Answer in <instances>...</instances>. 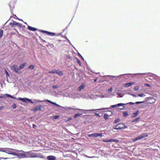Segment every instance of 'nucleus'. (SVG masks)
Wrapping results in <instances>:
<instances>
[{
  "label": "nucleus",
  "instance_id": "obj_1",
  "mask_svg": "<svg viewBox=\"0 0 160 160\" xmlns=\"http://www.w3.org/2000/svg\"><path fill=\"white\" fill-rule=\"evenodd\" d=\"M5 96L6 97L10 98L13 99L21 101H22L24 102L31 103H33V102L31 99L27 98H17L16 97H14L8 94H5Z\"/></svg>",
  "mask_w": 160,
  "mask_h": 160
},
{
  "label": "nucleus",
  "instance_id": "obj_2",
  "mask_svg": "<svg viewBox=\"0 0 160 160\" xmlns=\"http://www.w3.org/2000/svg\"><path fill=\"white\" fill-rule=\"evenodd\" d=\"M11 150H13L14 151H15L17 152H24L22 150H18L15 149H12V148H5L4 150V152L7 154H11L14 155V152L12 151H11Z\"/></svg>",
  "mask_w": 160,
  "mask_h": 160
},
{
  "label": "nucleus",
  "instance_id": "obj_3",
  "mask_svg": "<svg viewBox=\"0 0 160 160\" xmlns=\"http://www.w3.org/2000/svg\"><path fill=\"white\" fill-rule=\"evenodd\" d=\"M127 128V127L123 123H119L117 125H114L113 127V129L116 130L124 129Z\"/></svg>",
  "mask_w": 160,
  "mask_h": 160
},
{
  "label": "nucleus",
  "instance_id": "obj_4",
  "mask_svg": "<svg viewBox=\"0 0 160 160\" xmlns=\"http://www.w3.org/2000/svg\"><path fill=\"white\" fill-rule=\"evenodd\" d=\"M148 135L147 133H145L142 134V135H140V136H139L137 137L135 139H133L134 141H136L138 140L139 139H141L142 138H143L145 137H148Z\"/></svg>",
  "mask_w": 160,
  "mask_h": 160
},
{
  "label": "nucleus",
  "instance_id": "obj_5",
  "mask_svg": "<svg viewBox=\"0 0 160 160\" xmlns=\"http://www.w3.org/2000/svg\"><path fill=\"white\" fill-rule=\"evenodd\" d=\"M11 69L14 72L17 74H20V72L18 67L17 65H13L11 67Z\"/></svg>",
  "mask_w": 160,
  "mask_h": 160
},
{
  "label": "nucleus",
  "instance_id": "obj_6",
  "mask_svg": "<svg viewBox=\"0 0 160 160\" xmlns=\"http://www.w3.org/2000/svg\"><path fill=\"white\" fill-rule=\"evenodd\" d=\"M144 102V101H138V102H136L135 103L132 102H130L127 103L126 104L122 103H118V104H117V105H118V107H120V106H122V105H126V104H130L131 105H132V104H138L142 103Z\"/></svg>",
  "mask_w": 160,
  "mask_h": 160
},
{
  "label": "nucleus",
  "instance_id": "obj_7",
  "mask_svg": "<svg viewBox=\"0 0 160 160\" xmlns=\"http://www.w3.org/2000/svg\"><path fill=\"white\" fill-rule=\"evenodd\" d=\"M14 155L17 156L19 158H24L27 157L26 155L24 153H16L15 152Z\"/></svg>",
  "mask_w": 160,
  "mask_h": 160
},
{
  "label": "nucleus",
  "instance_id": "obj_8",
  "mask_svg": "<svg viewBox=\"0 0 160 160\" xmlns=\"http://www.w3.org/2000/svg\"><path fill=\"white\" fill-rule=\"evenodd\" d=\"M41 32H44L46 33L47 35L50 36H54L56 35V34L54 32H49L48 31L41 30Z\"/></svg>",
  "mask_w": 160,
  "mask_h": 160
},
{
  "label": "nucleus",
  "instance_id": "obj_9",
  "mask_svg": "<svg viewBox=\"0 0 160 160\" xmlns=\"http://www.w3.org/2000/svg\"><path fill=\"white\" fill-rule=\"evenodd\" d=\"M30 157L31 158H36V157H40V154L37 152H33L30 155Z\"/></svg>",
  "mask_w": 160,
  "mask_h": 160
},
{
  "label": "nucleus",
  "instance_id": "obj_10",
  "mask_svg": "<svg viewBox=\"0 0 160 160\" xmlns=\"http://www.w3.org/2000/svg\"><path fill=\"white\" fill-rule=\"evenodd\" d=\"M102 142H118V140H116L115 139H106V140H103Z\"/></svg>",
  "mask_w": 160,
  "mask_h": 160
},
{
  "label": "nucleus",
  "instance_id": "obj_11",
  "mask_svg": "<svg viewBox=\"0 0 160 160\" xmlns=\"http://www.w3.org/2000/svg\"><path fill=\"white\" fill-rule=\"evenodd\" d=\"M28 28L29 30L31 31H35L38 30V29L37 28H34V27H32L30 26H28ZM38 31H40V30H38Z\"/></svg>",
  "mask_w": 160,
  "mask_h": 160
},
{
  "label": "nucleus",
  "instance_id": "obj_12",
  "mask_svg": "<svg viewBox=\"0 0 160 160\" xmlns=\"http://www.w3.org/2000/svg\"><path fill=\"white\" fill-rule=\"evenodd\" d=\"M103 136V135L101 133H93V137L97 138L98 137H102Z\"/></svg>",
  "mask_w": 160,
  "mask_h": 160
},
{
  "label": "nucleus",
  "instance_id": "obj_13",
  "mask_svg": "<svg viewBox=\"0 0 160 160\" xmlns=\"http://www.w3.org/2000/svg\"><path fill=\"white\" fill-rule=\"evenodd\" d=\"M135 84L134 82H131L128 83H127L126 84H125L123 85V87H128L130 86H131L132 85H133Z\"/></svg>",
  "mask_w": 160,
  "mask_h": 160
},
{
  "label": "nucleus",
  "instance_id": "obj_14",
  "mask_svg": "<svg viewBox=\"0 0 160 160\" xmlns=\"http://www.w3.org/2000/svg\"><path fill=\"white\" fill-rule=\"evenodd\" d=\"M17 24H19L18 22H17L15 21H13L12 22H11L9 23V25H11L12 27H13L15 26H16Z\"/></svg>",
  "mask_w": 160,
  "mask_h": 160
},
{
  "label": "nucleus",
  "instance_id": "obj_15",
  "mask_svg": "<svg viewBox=\"0 0 160 160\" xmlns=\"http://www.w3.org/2000/svg\"><path fill=\"white\" fill-rule=\"evenodd\" d=\"M27 63L26 62L23 63L22 64L20 65L19 67V70H21L24 68Z\"/></svg>",
  "mask_w": 160,
  "mask_h": 160
},
{
  "label": "nucleus",
  "instance_id": "obj_16",
  "mask_svg": "<svg viewBox=\"0 0 160 160\" xmlns=\"http://www.w3.org/2000/svg\"><path fill=\"white\" fill-rule=\"evenodd\" d=\"M10 8V10L11 11V12L12 13L13 11V9L14 8V5L12 3V2H10V3L9 5Z\"/></svg>",
  "mask_w": 160,
  "mask_h": 160
},
{
  "label": "nucleus",
  "instance_id": "obj_17",
  "mask_svg": "<svg viewBox=\"0 0 160 160\" xmlns=\"http://www.w3.org/2000/svg\"><path fill=\"white\" fill-rule=\"evenodd\" d=\"M49 160H55L56 158L53 156H49L47 158Z\"/></svg>",
  "mask_w": 160,
  "mask_h": 160
},
{
  "label": "nucleus",
  "instance_id": "obj_18",
  "mask_svg": "<svg viewBox=\"0 0 160 160\" xmlns=\"http://www.w3.org/2000/svg\"><path fill=\"white\" fill-rule=\"evenodd\" d=\"M57 74L60 76H62L63 74V72L62 71H59L58 70H57Z\"/></svg>",
  "mask_w": 160,
  "mask_h": 160
},
{
  "label": "nucleus",
  "instance_id": "obj_19",
  "mask_svg": "<svg viewBox=\"0 0 160 160\" xmlns=\"http://www.w3.org/2000/svg\"><path fill=\"white\" fill-rule=\"evenodd\" d=\"M57 70L53 69L52 71H49L48 72L49 73H52V74L56 73L57 74Z\"/></svg>",
  "mask_w": 160,
  "mask_h": 160
},
{
  "label": "nucleus",
  "instance_id": "obj_20",
  "mask_svg": "<svg viewBox=\"0 0 160 160\" xmlns=\"http://www.w3.org/2000/svg\"><path fill=\"white\" fill-rule=\"evenodd\" d=\"M39 110H40V105H38L34 108L33 111L35 112Z\"/></svg>",
  "mask_w": 160,
  "mask_h": 160
},
{
  "label": "nucleus",
  "instance_id": "obj_21",
  "mask_svg": "<svg viewBox=\"0 0 160 160\" xmlns=\"http://www.w3.org/2000/svg\"><path fill=\"white\" fill-rule=\"evenodd\" d=\"M149 99L152 100L151 101H149L148 102V103L152 104L155 102L156 101L155 99H154L152 98H149Z\"/></svg>",
  "mask_w": 160,
  "mask_h": 160
},
{
  "label": "nucleus",
  "instance_id": "obj_22",
  "mask_svg": "<svg viewBox=\"0 0 160 160\" xmlns=\"http://www.w3.org/2000/svg\"><path fill=\"white\" fill-rule=\"evenodd\" d=\"M120 120V118H118L116 119L113 122V124H115L118 122H119Z\"/></svg>",
  "mask_w": 160,
  "mask_h": 160
},
{
  "label": "nucleus",
  "instance_id": "obj_23",
  "mask_svg": "<svg viewBox=\"0 0 160 160\" xmlns=\"http://www.w3.org/2000/svg\"><path fill=\"white\" fill-rule=\"evenodd\" d=\"M138 111H137V112H134V113H133L132 114V118H134L136 116L138 113Z\"/></svg>",
  "mask_w": 160,
  "mask_h": 160
},
{
  "label": "nucleus",
  "instance_id": "obj_24",
  "mask_svg": "<svg viewBox=\"0 0 160 160\" xmlns=\"http://www.w3.org/2000/svg\"><path fill=\"white\" fill-rule=\"evenodd\" d=\"M32 102H33V104H35V105L39 103L40 102V100H37L36 99L34 100Z\"/></svg>",
  "mask_w": 160,
  "mask_h": 160
},
{
  "label": "nucleus",
  "instance_id": "obj_25",
  "mask_svg": "<svg viewBox=\"0 0 160 160\" xmlns=\"http://www.w3.org/2000/svg\"><path fill=\"white\" fill-rule=\"evenodd\" d=\"M123 115L124 117H126L128 115V113L127 112H123Z\"/></svg>",
  "mask_w": 160,
  "mask_h": 160
},
{
  "label": "nucleus",
  "instance_id": "obj_26",
  "mask_svg": "<svg viewBox=\"0 0 160 160\" xmlns=\"http://www.w3.org/2000/svg\"><path fill=\"white\" fill-rule=\"evenodd\" d=\"M34 66L32 65H31L29 66L28 68L30 70H32L34 68Z\"/></svg>",
  "mask_w": 160,
  "mask_h": 160
},
{
  "label": "nucleus",
  "instance_id": "obj_27",
  "mask_svg": "<svg viewBox=\"0 0 160 160\" xmlns=\"http://www.w3.org/2000/svg\"><path fill=\"white\" fill-rule=\"evenodd\" d=\"M76 60L77 62L78 63V64L79 65V66H81V65H82L81 62L80 60L77 58L76 59Z\"/></svg>",
  "mask_w": 160,
  "mask_h": 160
},
{
  "label": "nucleus",
  "instance_id": "obj_28",
  "mask_svg": "<svg viewBox=\"0 0 160 160\" xmlns=\"http://www.w3.org/2000/svg\"><path fill=\"white\" fill-rule=\"evenodd\" d=\"M85 87V86H83L82 85L81 86H79L78 88V89L79 90V91H80L82 89H83Z\"/></svg>",
  "mask_w": 160,
  "mask_h": 160
},
{
  "label": "nucleus",
  "instance_id": "obj_29",
  "mask_svg": "<svg viewBox=\"0 0 160 160\" xmlns=\"http://www.w3.org/2000/svg\"><path fill=\"white\" fill-rule=\"evenodd\" d=\"M82 115V114L76 113L74 116V117L75 118L78 116H79Z\"/></svg>",
  "mask_w": 160,
  "mask_h": 160
},
{
  "label": "nucleus",
  "instance_id": "obj_30",
  "mask_svg": "<svg viewBox=\"0 0 160 160\" xmlns=\"http://www.w3.org/2000/svg\"><path fill=\"white\" fill-rule=\"evenodd\" d=\"M3 32V30L1 29L0 31V38H1L2 37Z\"/></svg>",
  "mask_w": 160,
  "mask_h": 160
},
{
  "label": "nucleus",
  "instance_id": "obj_31",
  "mask_svg": "<svg viewBox=\"0 0 160 160\" xmlns=\"http://www.w3.org/2000/svg\"><path fill=\"white\" fill-rule=\"evenodd\" d=\"M139 89V88L138 86H136L134 87V90L136 91H138Z\"/></svg>",
  "mask_w": 160,
  "mask_h": 160
},
{
  "label": "nucleus",
  "instance_id": "obj_32",
  "mask_svg": "<svg viewBox=\"0 0 160 160\" xmlns=\"http://www.w3.org/2000/svg\"><path fill=\"white\" fill-rule=\"evenodd\" d=\"M12 107L13 109H15L17 107V106L16 104L13 103L12 105Z\"/></svg>",
  "mask_w": 160,
  "mask_h": 160
},
{
  "label": "nucleus",
  "instance_id": "obj_33",
  "mask_svg": "<svg viewBox=\"0 0 160 160\" xmlns=\"http://www.w3.org/2000/svg\"><path fill=\"white\" fill-rule=\"evenodd\" d=\"M108 114H106L104 115V118L105 119H107L108 118Z\"/></svg>",
  "mask_w": 160,
  "mask_h": 160
},
{
  "label": "nucleus",
  "instance_id": "obj_34",
  "mask_svg": "<svg viewBox=\"0 0 160 160\" xmlns=\"http://www.w3.org/2000/svg\"><path fill=\"white\" fill-rule=\"evenodd\" d=\"M5 73L6 75V77H8L9 76V74L8 73V71L6 70H5Z\"/></svg>",
  "mask_w": 160,
  "mask_h": 160
},
{
  "label": "nucleus",
  "instance_id": "obj_35",
  "mask_svg": "<svg viewBox=\"0 0 160 160\" xmlns=\"http://www.w3.org/2000/svg\"><path fill=\"white\" fill-rule=\"evenodd\" d=\"M139 118H135V119H134L133 121H132V122H135L136 121H137L138 120H139Z\"/></svg>",
  "mask_w": 160,
  "mask_h": 160
},
{
  "label": "nucleus",
  "instance_id": "obj_36",
  "mask_svg": "<svg viewBox=\"0 0 160 160\" xmlns=\"http://www.w3.org/2000/svg\"><path fill=\"white\" fill-rule=\"evenodd\" d=\"M138 96L140 97H144L145 96V95L144 94H143V93H142V94H138Z\"/></svg>",
  "mask_w": 160,
  "mask_h": 160
},
{
  "label": "nucleus",
  "instance_id": "obj_37",
  "mask_svg": "<svg viewBox=\"0 0 160 160\" xmlns=\"http://www.w3.org/2000/svg\"><path fill=\"white\" fill-rule=\"evenodd\" d=\"M59 115L54 116L53 117V118L54 119H56L58 118H59Z\"/></svg>",
  "mask_w": 160,
  "mask_h": 160
},
{
  "label": "nucleus",
  "instance_id": "obj_38",
  "mask_svg": "<svg viewBox=\"0 0 160 160\" xmlns=\"http://www.w3.org/2000/svg\"><path fill=\"white\" fill-rule=\"evenodd\" d=\"M5 148H0V152H4Z\"/></svg>",
  "mask_w": 160,
  "mask_h": 160
},
{
  "label": "nucleus",
  "instance_id": "obj_39",
  "mask_svg": "<svg viewBox=\"0 0 160 160\" xmlns=\"http://www.w3.org/2000/svg\"><path fill=\"white\" fill-rule=\"evenodd\" d=\"M88 136L89 137H93V133L91 134H89L88 135Z\"/></svg>",
  "mask_w": 160,
  "mask_h": 160
},
{
  "label": "nucleus",
  "instance_id": "obj_40",
  "mask_svg": "<svg viewBox=\"0 0 160 160\" xmlns=\"http://www.w3.org/2000/svg\"><path fill=\"white\" fill-rule=\"evenodd\" d=\"M117 94L118 95H119L120 97H122L123 96L122 95V94L120 93H117Z\"/></svg>",
  "mask_w": 160,
  "mask_h": 160
},
{
  "label": "nucleus",
  "instance_id": "obj_41",
  "mask_svg": "<svg viewBox=\"0 0 160 160\" xmlns=\"http://www.w3.org/2000/svg\"><path fill=\"white\" fill-rule=\"evenodd\" d=\"M117 107H118V105H117V104H115V105H112L111 107H112L113 108H116Z\"/></svg>",
  "mask_w": 160,
  "mask_h": 160
},
{
  "label": "nucleus",
  "instance_id": "obj_42",
  "mask_svg": "<svg viewBox=\"0 0 160 160\" xmlns=\"http://www.w3.org/2000/svg\"><path fill=\"white\" fill-rule=\"evenodd\" d=\"M19 24H17L16 26H17L18 27L21 28L22 27V25L21 24H20L19 23H18Z\"/></svg>",
  "mask_w": 160,
  "mask_h": 160
},
{
  "label": "nucleus",
  "instance_id": "obj_43",
  "mask_svg": "<svg viewBox=\"0 0 160 160\" xmlns=\"http://www.w3.org/2000/svg\"><path fill=\"white\" fill-rule=\"evenodd\" d=\"M78 56L79 57H81L83 60H84V58L79 53H78Z\"/></svg>",
  "mask_w": 160,
  "mask_h": 160
},
{
  "label": "nucleus",
  "instance_id": "obj_44",
  "mask_svg": "<svg viewBox=\"0 0 160 160\" xmlns=\"http://www.w3.org/2000/svg\"><path fill=\"white\" fill-rule=\"evenodd\" d=\"M53 104L56 105L57 107H60V105H59V104H58L55 102H54Z\"/></svg>",
  "mask_w": 160,
  "mask_h": 160
},
{
  "label": "nucleus",
  "instance_id": "obj_45",
  "mask_svg": "<svg viewBox=\"0 0 160 160\" xmlns=\"http://www.w3.org/2000/svg\"><path fill=\"white\" fill-rule=\"evenodd\" d=\"M47 101L48 102H49L50 103H51L52 104H53L54 103V102H52L50 100H47Z\"/></svg>",
  "mask_w": 160,
  "mask_h": 160
},
{
  "label": "nucleus",
  "instance_id": "obj_46",
  "mask_svg": "<svg viewBox=\"0 0 160 160\" xmlns=\"http://www.w3.org/2000/svg\"><path fill=\"white\" fill-rule=\"evenodd\" d=\"M95 115H96V116H98V117H100V116L99 115V113H95Z\"/></svg>",
  "mask_w": 160,
  "mask_h": 160
},
{
  "label": "nucleus",
  "instance_id": "obj_47",
  "mask_svg": "<svg viewBox=\"0 0 160 160\" xmlns=\"http://www.w3.org/2000/svg\"><path fill=\"white\" fill-rule=\"evenodd\" d=\"M112 90V88H111L110 89H108V92H111Z\"/></svg>",
  "mask_w": 160,
  "mask_h": 160
},
{
  "label": "nucleus",
  "instance_id": "obj_48",
  "mask_svg": "<svg viewBox=\"0 0 160 160\" xmlns=\"http://www.w3.org/2000/svg\"><path fill=\"white\" fill-rule=\"evenodd\" d=\"M37 127V126L33 124V128H36V127Z\"/></svg>",
  "mask_w": 160,
  "mask_h": 160
},
{
  "label": "nucleus",
  "instance_id": "obj_49",
  "mask_svg": "<svg viewBox=\"0 0 160 160\" xmlns=\"http://www.w3.org/2000/svg\"><path fill=\"white\" fill-rule=\"evenodd\" d=\"M4 108V107L3 106H1L0 107V110H2Z\"/></svg>",
  "mask_w": 160,
  "mask_h": 160
},
{
  "label": "nucleus",
  "instance_id": "obj_50",
  "mask_svg": "<svg viewBox=\"0 0 160 160\" xmlns=\"http://www.w3.org/2000/svg\"><path fill=\"white\" fill-rule=\"evenodd\" d=\"M145 85L146 86H148V87H150V85L149 84H147V83H146L145 84Z\"/></svg>",
  "mask_w": 160,
  "mask_h": 160
},
{
  "label": "nucleus",
  "instance_id": "obj_51",
  "mask_svg": "<svg viewBox=\"0 0 160 160\" xmlns=\"http://www.w3.org/2000/svg\"><path fill=\"white\" fill-rule=\"evenodd\" d=\"M14 16H15L17 18H16L17 19H18V20H20V19H19V18H18V17L16 16V15H14ZM20 20H21L22 21H23V20H22V19H20Z\"/></svg>",
  "mask_w": 160,
  "mask_h": 160
},
{
  "label": "nucleus",
  "instance_id": "obj_52",
  "mask_svg": "<svg viewBox=\"0 0 160 160\" xmlns=\"http://www.w3.org/2000/svg\"><path fill=\"white\" fill-rule=\"evenodd\" d=\"M72 119V118H68V120H67V121L68 122V121H69V120H71Z\"/></svg>",
  "mask_w": 160,
  "mask_h": 160
},
{
  "label": "nucleus",
  "instance_id": "obj_53",
  "mask_svg": "<svg viewBox=\"0 0 160 160\" xmlns=\"http://www.w3.org/2000/svg\"><path fill=\"white\" fill-rule=\"evenodd\" d=\"M1 158V159H8V158Z\"/></svg>",
  "mask_w": 160,
  "mask_h": 160
},
{
  "label": "nucleus",
  "instance_id": "obj_54",
  "mask_svg": "<svg viewBox=\"0 0 160 160\" xmlns=\"http://www.w3.org/2000/svg\"><path fill=\"white\" fill-rule=\"evenodd\" d=\"M57 88V86H54L53 87V88Z\"/></svg>",
  "mask_w": 160,
  "mask_h": 160
},
{
  "label": "nucleus",
  "instance_id": "obj_55",
  "mask_svg": "<svg viewBox=\"0 0 160 160\" xmlns=\"http://www.w3.org/2000/svg\"><path fill=\"white\" fill-rule=\"evenodd\" d=\"M7 78V81L8 82H9V80L8 77H6Z\"/></svg>",
  "mask_w": 160,
  "mask_h": 160
},
{
  "label": "nucleus",
  "instance_id": "obj_56",
  "mask_svg": "<svg viewBox=\"0 0 160 160\" xmlns=\"http://www.w3.org/2000/svg\"><path fill=\"white\" fill-rule=\"evenodd\" d=\"M105 109L104 108H102V109H98L97 110H102Z\"/></svg>",
  "mask_w": 160,
  "mask_h": 160
},
{
  "label": "nucleus",
  "instance_id": "obj_57",
  "mask_svg": "<svg viewBox=\"0 0 160 160\" xmlns=\"http://www.w3.org/2000/svg\"><path fill=\"white\" fill-rule=\"evenodd\" d=\"M3 96H0V98H3Z\"/></svg>",
  "mask_w": 160,
  "mask_h": 160
},
{
  "label": "nucleus",
  "instance_id": "obj_58",
  "mask_svg": "<svg viewBox=\"0 0 160 160\" xmlns=\"http://www.w3.org/2000/svg\"><path fill=\"white\" fill-rule=\"evenodd\" d=\"M97 79H96L94 80V81L96 82L97 81Z\"/></svg>",
  "mask_w": 160,
  "mask_h": 160
},
{
  "label": "nucleus",
  "instance_id": "obj_59",
  "mask_svg": "<svg viewBox=\"0 0 160 160\" xmlns=\"http://www.w3.org/2000/svg\"><path fill=\"white\" fill-rule=\"evenodd\" d=\"M132 96H133V97H135V95H132Z\"/></svg>",
  "mask_w": 160,
  "mask_h": 160
},
{
  "label": "nucleus",
  "instance_id": "obj_60",
  "mask_svg": "<svg viewBox=\"0 0 160 160\" xmlns=\"http://www.w3.org/2000/svg\"><path fill=\"white\" fill-rule=\"evenodd\" d=\"M24 23L25 24H27V23L26 22H24Z\"/></svg>",
  "mask_w": 160,
  "mask_h": 160
}]
</instances>
